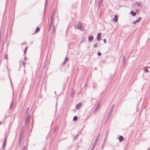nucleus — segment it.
<instances>
[{
	"mask_svg": "<svg viewBox=\"0 0 150 150\" xmlns=\"http://www.w3.org/2000/svg\"><path fill=\"white\" fill-rule=\"evenodd\" d=\"M5 58L6 59H7V54H5Z\"/></svg>",
	"mask_w": 150,
	"mask_h": 150,
	"instance_id": "c9c22d12",
	"label": "nucleus"
},
{
	"mask_svg": "<svg viewBox=\"0 0 150 150\" xmlns=\"http://www.w3.org/2000/svg\"><path fill=\"white\" fill-rule=\"evenodd\" d=\"M23 149H24L25 150V146H24Z\"/></svg>",
	"mask_w": 150,
	"mask_h": 150,
	"instance_id": "79ce46f5",
	"label": "nucleus"
},
{
	"mask_svg": "<svg viewBox=\"0 0 150 150\" xmlns=\"http://www.w3.org/2000/svg\"><path fill=\"white\" fill-rule=\"evenodd\" d=\"M100 105V103H98V104L97 105V106L95 108V109L94 110V113L96 112L97 111V110H98V109L99 108Z\"/></svg>",
	"mask_w": 150,
	"mask_h": 150,
	"instance_id": "1a4fd4ad",
	"label": "nucleus"
},
{
	"mask_svg": "<svg viewBox=\"0 0 150 150\" xmlns=\"http://www.w3.org/2000/svg\"><path fill=\"white\" fill-rule=\"evenodd\" d=\"M25 124L26 125H27L28 124L29 121L30 119V116L29 114H27L26 115H25Z\"/></svg>",
	"mask_w": 150,
	"mask_h": 150,
	"instance_id": "7ed1b4c3",
	"label": "nucleus"
},
{
	"mask_svg": "<svg viewBox=\"0 0 150 150\" xmlns=\"http://www.w3.org/2000/svg\"><path fill=\"white\" fill-rule=\"evenodd\" d=\"M97 54L99 56H100L101 55V53L100 52H98L97 53Z\"/></svg>",
	"mask_w": 150,
	"mask_h": 150,
	"instance_id": "473e14b6",
	"label": "nucleus"
},
{
	"mask_svg": "<svg viewBox=\"0 0 150 150\" xmlns=\"http://www.w3.org/2000/svg\"><path fill=\"white\" fill-rule=\"evenodd\" d=\"M139 20H137L136 21H134L133 22V24H135L139 22Z\"/></svg>",
	"mask_w": 150,
	"mask_h": 150,
	"instance_id": "a878e982",
	"label": "nucleus"
},
{
	"mask_svg": "<svg viewBox=\"0 0 150 150\" xmlns=\"http://www.w3.org/2000/svg\"><path fill=\"white\" fill-rule=\"evenodd\" d=\"M82 104V103L81 102H80L78 103L76 105V109H79L81 107Z\"/></svg>",
	"mask_w": 150,
	"mask_h": 150,
	"instance_id": "39448f33",
	"label": "nucleus"
},
{
	"mask_svg": "<svg viewBox=\"0 0 150 150\" xmlns=\"http://www.w3.org/2000/svg\"><path fill=\"white\" fill-rule=\"evenodd\" d=\"M101 2L100 1L99 3V5H98V8H100V7L101 6Z\"/></svg>",
	"mask_w": 150,
	"mask_h": 150,
	"instance_id": "c756f323",
	"label": "nucleus"
},
{
	"mask_svg": "<svg viewBox=\"0 0 150 150\" xmlns=\"http://www.w3.org/2000/svg\"><path fill=\"white\" fill-rule=\"evenodd\" d=\"M69 58L68 57H66L65 58L64 61L67 62Z\"/></svg>",
	"mask_w": 150,
	"mask_h": 150,
	"instance_id": "c85d7f7f",
	"label": "nucleus"
},
{
	"mask_svg": "<svg viewBox=\"0 0 150 150\" xmlns=\"http://www.w3.org/2000/svg\"><path fill=\"white\" fill-rule=\"evenodd\" d=\"M93 36H89L88 37V40L90 41H91L93 39Z\"/></svg>",
	"mask_w": 150,
	"mask_h": 150,
	"instance_id": "f3484780",
	"label": "nucleus"
},
{
	"mask_svg": "<svg viewBox=\"0 0 150 150\" xmlns=\"http://www.w3.org/2000/svg\"><path fill=\"white\" fill-rule=\"evenodd\" d=\"M107 134H106V137L105 138L104 140V142H103V144H105V143H106V139H107Z\"/></svg>",
	"mask_w": 150,
	"mask_h": 150,
	"instance_id": "aec40b11",
	"label": "nucleus"
},
{
	"mask_svg": "<svg viewBox=\"0 0 150 150\" xmlns=\"http://www.w3.org/2000/svg\"><path fill=\"white\" fill-rule=\"evenodd\" d=\"M142 4L141 3L137 2L134 3L132 4L133 7L137 9H140L142 7Z\"/></svg>",
	"mask_w": 150,
	"mask_h": 150,
	"instance_id": "f03ea898",
	"label": "nucleus"
},
{
	"mask_svg": "<svg viewBox=\"0 0 150 150\" xmlns=\"http://www.w3.org/2000/svg\"><path fill=\"white\" fill-rule=\"evenodd\" d=\"M103 42H104L105 43L106 42V39H103Z\"/></svg>",
	"mask_w": 150,
	"mask_h": 150,
	"instance_id": "4c0bfd02",
	"label": "nucleus"
},
{
	"mask_svg": "<svg viewBox=\"0 0 150 150\" xmlns=\"http://www.w3.org/2000/svg\"><path fill=\"white\" fill-rule=\"evenodd\" d=\"M77 116H75L73 118V120L74 121H75L77 120Z\"/></svg>",
	"mask_w": 150,
	"mask_h": 150,
	"instance_id": "5701e85b",
	"label": "nucleus"
},
{
	"mask_svg": "<svg viewBox=\"0 0 150 150\" xmlns=\"http://www.w3.org/2000/svg\"><path fill=\"white\" fill-rule=\"evenodd\" d=\"M55 30L54 28H53V32H55Z\"/></svg>",
	"mask_w": 150,
	"mask_h": 150,
	"instance_id": "a19ab883",
	"label": "nucleus"
},
{
	"mask_svg": "<svg viewBox=\"0 0 150 150\" xmlns=\"http://www.w3.org/2000/svg\"><path fill=\"white\" fill-rule=\"evenodd\" d=\"M24 133V132L23 129L22 130L20 131L19 135V139L21 140H22L23 136Z\"/></svg>",
	"mask_w": 150,
	"mask_h": 150,
	"instance_id": "20e7f679",
	"label": "nucleus"
},
{
	"mask_svg": "<svg viewBox=\"0 0 150 150\" xmlns=\"http://www.w3.org/2000/svg\"><path fill=\"white\" fill-rule=\"evenodd\" d=\"M54 13L53 12L52 13L51 16V18H50V21L51 22V23L52 22H53V18L54 16Z\"/></svg>",
	"mask_w": 150,
	"mask_h": 150,
	"instance_id": "f8f14e48",
	"label": "nucleus"
},
{
	"mask_svg": "<svg viewBox=\"0 0 150 150\" xmlns=\"http://www.w3.org/2000/svg\"><path fill=\"white\" fill-rule=\"evenodd\" d=\"M126 57L125 56L123 55V65L125 66V64H126Z\"/></svg>",
	"mask_w": 150,
	"mask_h": 150,
	"instance_id": "423d86ee",
	"label": "nucleus"
},
{
	"mask_svg": "<svg viewBox=\"0 0 150 150\" xmlns=\"http://www.w3.org/2000/svg\"><path fill=\"white\" fill-rule=\"evenodd\" d=\"M115 106V105L114 104L113 105L111 109H110L109 113L112 114V112L113 111V109L114 108Z\"/></svg>",
	"mask_w": 150,
	"mask_h": 150,
	"instance_id": "9d476101",
	"label": "nucleus"
},
{
	"mask_svg": "<svg viewBox=\"0 0 150 150\" xmlns=\"http://www.w3.org/2000/svg\"><path fill=\"white\" fill-rule=\"evenodd\" d=\"M96 145L93 144L91 150H93Z\"/></svg>",
	"mask_w": 150,
	"mask_h": 150,
	"instance_id": "4be33fe9",
	"label": "nucleus"
},
{
	"mask_svg": "<svg viewBox=\"0 0 150 150\" xmlns=\"http://www.w3.org/2000/svg\"><path fill=\"white\" fill-rule=\"evenodd\" d=\"M40 28L39 27H37L36 28L35 33H37L40 30Z\"/></svg>",
	"mask_w": 150,
	"mask_h": 150,
	"instance_id": "412c9836",
	"label": "nucleus"
},
{
	"mask_svg": "<svg viewBox=\"0 0 150 150\" xmlns=\"http://www.w3.org/2000/svg\"><path fill=\"white\" fill-rule=\"evenodd\" d=\"M101 34L100 33H99L98 34L97 37V39L98 40H99L101 38L100 37V36H101Z\"/></svg>",
	"mask_w": 150,
	"mask_h": 150,
	"instance_id": "ddd939ff",
	"label": "nucleus"
},
{
	"mask_svg": "<svg viewBox=\"0 0 150 150\" xmlns=\"http://www.w3.org/2000/svg\"><path fill=\"white\" fill-rule=\"evenodd\" d=\"M148 68L150 69V67H149Z\"/></svg>",
	"mask_w": 150,
	"mask_h": 150,
	"instance_id": "de8ad7c7",
	"label": "nucleus"
},
{
	"mask_svg": "<svg viewBox=\"0 0 150 150\" xmlns=\"http://www.w3.org/2000/svg\"><path fill=\"white\" fill-rule=\"evenodd\" d=\"M56 91H55L54 92V93H55V94H56Z\"/></svg>",
	"mask_w": 150,
	"mask_h": 150,
	"instance_id": "a18cd8bd",
	"label": "nucleus"
},
{
	"mask_svg": "<svg viewBox=\"0 0 150 150\" xmlns=\"http://www.w3.org/2000/svg\"><path fill=\"white\" fill-rule=\"evenodd\" d=\"M22 141V140H21L19 139V145H18V146L19 147L21 145V144Z\"/></svg>",
	"mask_w": 150,
	"mask_h": 150,
	"instance_id": "cd10ccee",
	"label": "nucleus"
},
{
	"mask_svg": "<svg viewBox=\"0 0 150 150\" xmlns=\"http://www.w3.org/2000/svg\"><path fill=\"white\" fill-rule=\"evenodd\" d=\"M113 20L115 22H116L117 21V18L116 15H115L114 16V18L113 19Z\"/></svg>",
	"mask_w": 150,
	"mask_h": 150,
	"instance_id": "4468645a",
	"label": "nucleus"
},
{
	"mask_svg": "<svg viewBox=\"0 0 150 150\" xmlns=\"http://www.w3.org/2000/svg\"><path fill=\"white\" fill-rule=\"evenodd\" d=\"M78 137V135H76L74 138V139H76Z\"/></svg>",
	"mask_w": 150,
	"mask_h": 150,
	"instance_id": "2f4dec72",
	"label": "nucleus"
},
{
	"mask_svg": "<svg viewBox=\"0 0 150 150\" xmlns=\"http://www.w3.org/2000/svg\"><path fill=\"white\" fill-rule=\"evenodd\" d=\"M6 137L4 140V142H3V149L4 148H5V146L6 145Z\"/></svg>",
	"mask_w": 150,
	"mask_h": 150,
	"instance_id": "0eeeda50",
	"label": "nucleus"
},
{
	"mask_svg": "<svg viewBox=\"0 0 150 150\" xmlns=\"http://www.w3.org/2000/svg\"><path fill=\"white\" fill-rule=\"evenodd\" d=\"M111 114H110L109 113H108V117H107V119H109V118L110 117L111 115Z\"/></svg>",
	"mask_w": 150,
	"mask_h": 150,
	"instance_id": "bb28decb",
	"label": "nucleus"
},
{
	"mask_svg": "<svg viewBox=\"0 0 150 150\" xmlns=\"http://www.w3.org/2000/svg\"><path fill=\"white\" fill-rule=\"evenodd\" d=\"M147 150H150V147L147 149Z\"/></svg>",
	"mask_w": 150,
	"mask_h": 150,
	"instance_id": "37998d69",
	"label": "nucleus"
},
{
	"mask_svg": "<svg viewBox=\"0 0 150 150\" xmlns=\"http://www.w3.org/2000/svg\"><path fill=\"white\" fill-rule=\"evenodd\" d=\"M1 122H0V125H1Z\"/></svg>",
	"mask_w": 150,
	"mask_h": 150,
	"instance_id": "09e8293b",
	"label": "nucleus"
},
{
	"mask_svg": "<svg viewBox=\"0 0 150 150\" xmlns=\"http://www.w3.org/2000/svg\"><path fill=\"white\" fill-rule=\"evenodd\" d=\"M100 135V134H99L97 136V137L95 140V141L93 144H95L96 145V144L97 143V142H98V139H99V137Z\"/></svg>",
	"mask_w": 150,
	"mask_h": 150,
	"instance_id": "6e6552de",
	"label": "nucleus"
},
{
	"mask_svg": "<svg viewBox=\"0 0 150 150\" xmlns=\"http://www.w3.org/2000/svg\"><path fill=\"white\" fill-rule=\"evenodd\" d=\"M124 139V138L122 136H120L119 137V140L120 142H122Z\"/></svg>",
	"mask_w": 150,
	"mask_h": 150,
	"instance_id": "dca6fc26",
	"label": "nucleus"
},
{
	"mask_svg": "<svg viewBox=\"0 0 150 150\" xmlns=\"http://www.w3.org/2000/svg\"><path fill=\"white\" fill-rule=\"evenodd\" d=\"M13 105V103L12 102L11 103V104L10 105V108H12Z\"/></svg>",
	"mask_w": 150,
	"mask_h": 150,
	"instance_id": "7c9ffc66",
	"label": "nucleus"
},
{
	"mask_svg": "<svg viewBox=\"0 0 150 150\" xmlns=\"http://www.w3.org/2000/svg\"><path fill=\"white\" fill-rule=\"evenodd\" d=\"M28 47H25L24 50V54H25L26 53Z\"/></svg>",
	"mask_w": 150,
	"mask_h": 150,
	"instance_id": "b1692460",
	"label": "nucleus"
},
{
	"mask_svg": "<svg viewBox=\"0 0 150 150\" xmlns=\"http://www.w3.org/2000/svg\"><path fill=\"white\" fill-rule=\"evenodd\" d=\"M52 23H53V22H52L51 23V22L50 21V25L49 27V31H50V29H51V28L52 24Z\"/></svg>",
	"mask_w": 150,
	"mask_h": 150,
	"instance_id": "6ab92c4d",
	"label": "nucleus"
},
{
	"mask_svg": "<svg viewBox=\"0 0 150 150\" xmlns=\"http://www.w3.org/2000/svg\"><path fill=\"white\" fill-rule=\"evenodd\" d=\"M25 64V63L23 61L22 62V64L23 65H24V64Z\"/></svg>",
	"mask_w": 150,
	"mask_h": 150,
	"instance_id": "ea45409f",
	"label": "nucleus"
},
{
	"mask_svg": "<svg viewBox=\"0 0 150 150\" xmlns=\"http://www.w3.org/2000/svg\"><path fill=\"white\" fill-rule=\"evenodd\" d=\"M75 94V91L74 89L73 88H72V90H71V97H72L74 96V95Z\"/></svg>",
	"mask_w": 150,
	"mask_h": 150,
	"instance_id": "9b49d317",
	"label": "nucleus"
},
{
	"mask_svg": "<svg viewBox=\"0 0 150 150\" xmlns=\"http://www.w3.org/2000/svg\"><path fill=\"white\" fill-rule=\"evenodd\" d=\"M66 62H65V61H64V62L62 63V64L63 65H64L66 63Z\"/></svg>",
	"mask_w": 150,
	"mask_h": 150,
	"instance_id": "72a5a7b5",
	"label": "nucleus"
},
{
	"mask_svg": "<svg viewBox=\"0 0 150 150\" xmlns=\"http://www.w3.org/2000/svg\"><path fill=\"white\" fill-rule=\"evenodd\" d=\"M99 44L98 43H95L94 45V47H97L99 46Z\"/></svg>",
	"mask_w": 150,
	"mask_h": 150,
	"instance_id": "393cba45",
	"label": "nucleus"
},
{
	"mask_svg": "<svg viewBox=\"0 0 150 150\" xmlns=\"http://www.w3.org/2000/svg\"><path fill=\"white\" fill-rule=\"evenodd\" d=\"M24 59L25 61H26V60H27V58L26 57H24Z\"/></svg>",
	"mask_w": 150,
	"mask_h": 150,
	"instance_id": "e433bc0d",
	"label": "nucleus"
},
{
	"mask_svg": "<svg viewBox=\"0 0 150 150\" xmlns=\"http://www.w3.org/2000/svg\"><path fill=\"white\" fill-rule=\"evenodd\" d=\"M130 13L133 16H135L136 14V13L134 12L133 10L131 11Z\"/></svg>",
	"mask_w": 150,
	"mask_h": 150,
	"instance_id": "2eb2a0df",
	"label": "nucleus"
},
{
	"mask_svg": "<svg viewBox=\"0 0 150 150\" xmlns=\"http://www.w3.org/2000/svg\"><path fill=\"white\" fill-rule=\"evenodd\" d=\"M142 19V18L141 17H139L138 18V19H137L138 20H139V21L140 20H141Z\"/></svg>",
	"mask_w": 150,
	"mask_h": 150,
	"instance_id": "f704fd0d",
	"label": "nucleus"
},
{
	"mask_svg": "<svg viewBox=\"0 0 150 150\" xmlns=\"http://www.w3.org/2000/svg\"><path fill=\"white\" fill-rule=\"evenodd\" d=\"M102 0H100V1H101V2L102 1Z\"/></svg>",
	"mask_w": 150,
	"mask_h": 150,
	"instance_id": "49530a36",
	"label": "nucleus"
},
{
	"mask_svg": "<svg viewBox=\"0 0 150 150\" xmlns=\"http://www.w3.org/2000/svg\"><path fill=\"white\" fill-rule=\"evenodd\" d=\"M145 70L147 72H149V71L147 69H146Z\"/></svg>",
	"mask_w": 150,
	"mask_h": 150,
	"instance_id": "58836bf2",
	"label": "nucleus"
},
{
	"mask_svg": "<svg viewBox=\"0 0 150 150\" xmlns=\"http://www.w3.org/2000/svg\"><path fill=\"white\" fill-rule=\"evenodd\" d=\"M103 144V145L102 146V148H103V146H104V144Z\"/></svg>",
	"mask_w": 150,
	"mask_h": 150,
	"instance_id": "c03bdc74",
	"label": "nucleus"
},
{
	"mask_svg": "<svg viewBox=\"0 0 150 150\" xmlns=\"http://www.w3.org/2000/svg\"><path fill=\"white\" fill-rule=\"evenodd\" d=\"M29 108L28 107L27 108L26 110L25 111V115H26L27 114H28V111H29Z\"/></svg>",
	"mask_w": 150,
	"mask_h": 150,
	"instance_id": "a211bd4d",
	"label": "nucleus"
},
{
	"mask_svg": "<svg viewBox=\"0 0 150 150\" xmlns=\"http://www.w3.org/2000/svg\"><path fill=\"white\" fill-rule=\"evenodd\" d=\"M74 27L76 29H79L81 30H83V28L82 24L79 22L76 23Z\"/></svg>",
	"mask_w": 150,
	"mask_h": 150,
	"instance_id": "f257e3e1",
	"label": "nucleus"
}]
</instances>
